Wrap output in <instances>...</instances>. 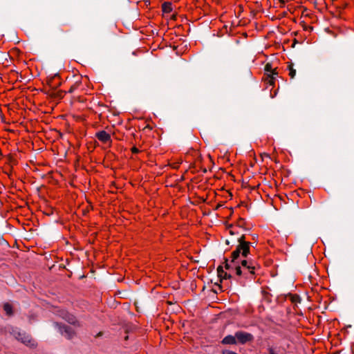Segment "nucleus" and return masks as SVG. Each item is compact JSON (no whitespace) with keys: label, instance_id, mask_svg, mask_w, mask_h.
Instances as JSON below:
<instances>
[{"label":"nucleus","instance_id":"obj_1","mask_svg":"<svg viewBox=\"0 0 354 354\" xmlns=\"http://www.w3.org/2000/svg\"><path fill=\"white\" fill-rule=\"evenodd\" d=\"M238 241L239 245L231 254V261H225V269H234L236 275L253 279L256 270L259 268V264L253 260L241 259V254L242 257H247L250 253L251 243L245 241L244 235L241 236Z\"/></svg>","mask_w":354,"mask_h":354},{"label":"nucleus","instance_id":"obj_2","mask_svg":"<svg viewBox=\"0 0 354 354\" xmlns=\"http://www.w3.org/2000/svg\"><path fill=\"white\" fill-rule=\"evenodd\" d=\"M15 337L20 342H21L25 345L30 347H35L37 346V343L35 341L32 339V337L29 335H26V333L18 332L15 334Z\"/></svg>","mask_w":354,"mask_h":354},{"label":"nucleus","instance_id":"obj_3","mask_svg":"<svg viewBox=\"0 0 354 354\" xmlns=\"http://www.w3.org/2000/svg\"><path fill=\"white\" fill-rule=\"evenodd\" d=\"M236 341L241 344L251 342L254 340V336L248 332L239 330L235 333Z\"/></svg>","mask_w":354,"mask_h":354},{"label":"nucleus","instance_id":"obj_4","mask_svg":"<svg viewBox=\"0 0 354 354\" xmlns=\"http://www.w3.org/2000/svg\"><path fill=\"white\" fill-rule=\"evenodd\" d=\"M57 313H58V315L59 317L63 318L64 320H66L69 324L75 325V326H80L79 322L76 319L75 317H74L73 315L70 314L66 310H64V309L59 310L57 311Z\"/></svg>","mask_w":354,"mask_h":354},{"label":"nucleus","instance_id":"obj_5","mask_svg":"<svg viewBox=\"0 0 354 354\" xmlns=\"http://www.w3.org/2000/svg\"><path fill=\"white\" fill-rule=\"evenodd\" d=\"M56 326H58L60 333L66 338L71 339L75 335V331L71 327L67 326H61L57 323H56Z\"/></svg>","mask_w":354,"mask_h":354},{"label":"nucleus","instance_id":"obj_6","mask_svg":"<svg viewBox=\"0 0 354 354\" xmlns=\"http://www.w3.org/2000/svg\"><path fill=\"white\" fill-rule=\"evenodd\" d=\"M217 272L218 277L226 279L232 277V274H234V269H230L225 271L223 270V267L222 266H219L217 268Z\"/></svg>","mask_w":354,"mask_h":354},{"label":"nucleus","instance_id":"obj_7","mask_svg":"<svg viewBox=\"0 0 354 354\" xmlns=\"http://www.w3.org/2000/svg\"><path fill=\"white\" fill-rule=\"evenodd\" d=\"M95 137L102 143H111V135L105 131H100L95 133Z\"/></svg>","mask_w":354,"mask_h":354},{"label":"nucleus","instance_id":"obj_8","mask_svg":"<svg viewBox=\"0 0 354 354\" xmlns=\"http://www.w3.org/2000/svg\"><path fill=\"white\" fill-rule=\"evenodd\" d=\"M223 344H236L237 343L236 334L227 335L221 341Z\"/></svg>","mask_w":354,"mask_h":354},{"label":"nucleus","instance_id":"obj_9","mask_svg":"<svg viewBox=\"0 0 354 354\" xmlns=\"http://www.w3.org/2000/svg\"><path fill=\"white\" fill-rule=\"evenodd\" d=\"M277 75H270L268 74L266 77L265 78V81L266 83L270 86H274L275 84V76Z\"/></svg>","mask_w":354,"mask_h":354},{"label":"nucleus","instance_id":"obj_10","mask_svg":"<svg viewBox=\"0 0 354 354\" xmlns=\"http://www.w3.org/2000/svg\"><path fill=\"white\" fill-rule=\"evenodd\" d=\"M3 310L8 316L12 315L13 313L12 305L10 304L9 303L4 304Z\"/></svg>","mask_w":354,"mask_h":354},{"label":"nucleus","instance_id":"obj_11","mask_svg":"<svg viewBox=\"0 0 354 354\" xmlns=\"http://www.w3.org/2000/svg\"><path fill=\"white\" fill-rule=\"evenodd\" d=\"M265 71L266 72V75H268V74H270V75H277V73L275 72V69H272V66H271L270 64H267L265 66Z\"/></svg>","mask_w":354,"mask_h":354},{"label":"nucleus","instance_id":"obj_12","mask_svg":"<svg viewBox=\"0 0 354 354\" xmlns=\"http://www.w3.org/2000/svg\"><path fill=\"white\" fill-rule=\"evenodd\" d=\"M288 70L289 71L288 75L291 79H293L296 75V70L293 68L292 64L288 65Z\"/></svg>","mask_w":354,"mask_h":354},{"label":"nucleus","instance_id":"obj_13","mask_svg":"<svg viewBox=\"0 0 354 354\" xmlns=\"http://www.w3.org/2000/svg\"><path fill=\"white\" fill-rule=\"evenodd\" d=\"M162 7L164 12H170L172 10L171 3H164Z\"/></svg>","mask_w":354,"mask_h":354},{"label":"nucleus","instance_id":"obj_14","mask_svg":"<svg viewBox=\"0 0 354 354\" xmlns=\"http://www.w3.org/2000/svg\"><path fill=\"white\" fill-rule=\"evenodd\" d=\"M268 351L269 354H278L276 353L275 349L272 347H269Z\"/></svg>","mask_w":354,"mask_h":354},{"label":"nucleus","instance_id":"obj_15","mask_svg":"<svg viewBox=\"0 0 354 354\" xmlns=\"http://www.w3.org/2000/svg\"><path fill=\"white\" fill-rule=\"evenodd\" d=\"M222 354H238L234 351L230 350H224L222 351Z\"/></svg>","mask_w":354,"mask_h":354},{"label":"nucleus","instance_id":"obj_16","mask_svg":"<svg viewBox=\"0 0 354 354\" xmlns=\"http://www.w3.org/2000/svg\"><path fill=\"white\" fill-rule=\"evenodd\" d=\"M131 151L133 153H137L139 152V149L137 147H133L131 148Z\"/></svg>","mask_w":354,"mask_h":354},{"label":"nucleus","instance_id":"obj_17","mask_svg":"<svg viewBox=\"0 0 354 354\" xmlns=\"http://www.w3.org/2000/svg\"><path fill=\"white\" fill-rule=\"evenodd\" d=\"M173 167H174V168H178V165H177V164H174V165H173Z\"/></svg>","mask_w":354,"mask_h":354},{"label":"nucleus","instance_id":"obj_18","mask_svg":"<svg viewBox=\"0 0 354 354\" xmlns=\"http://www.w3.org/2000/svg\"><path fill=\"white\" fill-rule=\"evenodd\" d=\"M73 87L72 86V87L70 88L69 92H71H71H73Z\"/></svg>","mask_w":354,"mask_h":354}]
</instances>
